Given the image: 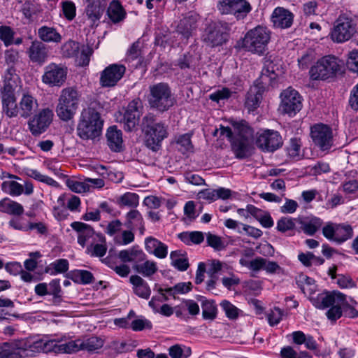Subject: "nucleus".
Here are the masks:
<instances>
[{"label": "nucleus", "instance_id": "1", "mask_svg": "<svg viewBox=\"0 0 358 358\" xmlns=\"http://www.w3.org/2000/svg\"><path fill=\"white\" fill-rule=\"evenodd\" d=\"M142 129L145 132V143L154 152L162 147V141L168 136V127L162 122H157L156 116L148 113L142 119Z\"/></svg>", "mask_w": 358, "mask_h": 358}, {"label": "nucleus", "instance_id": "2", "mask_svg": "<svg viewBox=\"0 0 358 358\" xmlns=\"http://www.w3.org/2000/svg\"><path fill=\"white\" fill-rule=\"evenodd\" d=\"M344 63L334 55H326L319 59L309 71L313 80H325L343 72Z\"/></svg>", "mask_w": 358, "mask_h": 358}, {"label": "nucleus", "instance_id": "3", "mask_svg": "<svg viewBox=\"0 0 358 358\" xmlns=\"http://www.w3.org/2000/svg\"><path fill=\"white\" fill-rule=\"evenodd\" d=\"M103 121L99 112L93 108L83 110L77 126V134L83 139H94L101 134Z\"/></svg>", "mask_w": 358, "mask_h": 358}, {"label": "nucleus", "instance_id": "4", "mask_svg": "<svg viewBox=\"0 0 358 358\" xmlns=\"http://www.w3.org/2000/svg\"><path fill=\"white\" fill-rule=\"evenodd\" d=\"M148 101L150 108L164 113L174 106L176 99L169 85L159 83L149 87Z\"/></svg>", "mask_w": 358, "mask_h": 358}, {"label": "nucleus", "instance_id": "5", "mask_svg": "<svg viewBox=\"0 0 358 358\" xmlns=\"http://www.w3.org/2000/svg\"><path fill=\"white\" fill-rule=\"evenodd\" d=\"M271 40V31L265 27L257 26L249 30L243 40V48L259 55H264Z\"/></svg>", "mask_w": 358, "mask_h": 358}, {"label": "nucleus", "instance_id": "6", "mask_svg": "<svg viewBox=\"0 0 358 358\" xmlns=\"http://www.w3.org/2000/svg\"><path fill=\"white\" fill-rule=\"evenodd\" d=\"M80 94L73 87H66L62 90L56 108L59 118L67 122L71 120L78 108Z\"/></svg>", "mask_w": 358, "mask_h": 358}, {"label": "nucleus", "instance_id": "7", "mask_svg": "<svg viewBox=\"0 0 358 358\" xmlns=\"http://www.w3.org/2000/svg\"><path fill=\"white\" fill-rule=\"evenodd\" d=\"M232 24L219 20L209 24L202 36L203 42L208 46L222 45L228 40Z\"/></svg>", "mask_w": 358, "mask_h": 358}, {"label": "nucleus", "instance_id": "8", "mask_svg": "<svg viewBox=\"0 0 358 358\" xmlns=\"http://www.w3.org/2000/svg\"><path fill=\"white\" fill-rule=\"evenodd\" d=\"M280 99L279 110L282 114L293 117L302 108V96L292 87L284 90L280 94Z\"/></svg>", "mask_w": 358, "mask_h": 358}, {"label": "nucleus", "instance_id": "9", "mask_svg": "<svg viewBox=\"0 0 358 358\" xmlns=\"http://www.w3.org/2000/svg\"><path fill=\"white\" fill-rule=\"evenodd\" d=\"M143 108V103L138 98L129 103L124 113H118V115H116L117 120L124 124L125 131H132L138 124Z\"/></svg>", "mask_w": 358, "mask_h": 358}, {"label": "nucleus", "instance_id": "10", "mask_svg": "<svg viewBox=\"0 0 358 358\" xmlns=\"http://www.w3.org/2000/svg\"><path fill=\"white\" fill-rule=\"evenodd\" d=\"M38 108V100L28 91H22L21 98L11 111L10 118L20 116L27 119L35 114Z\"/></svg>", "mask_w": 358, "mask_h": 358}, {"label": "nucleus", "instance_id": "11", "mask_svg": "<svg viewBox=\"0 0 358 358\" xmlns=\"http://www.w3.org/2000/svg\"><path fill=\"white\" fill-rule=\"evenodd\" d=\"M217 8L222 14H231L238 20L244 19L252 10L246 0H221Z\"/></svg>", "mask_w": 358, "mask_h": 358}, {"label": "nucleus", "instance_id": "12", "mask_svg": "<svg viewBox=\"0 0 358 358\" xmlns=\"http://www.w3.org/2000/svg\"><path fill=\"white\" fill-rule=\"evenodd\" d=\"M355 32V27L351 19L340 16L334 22L331 31V38L334 42L341 43L351 38Z\"/></svg>", "mask_w": 358, "mask_h": 358}, {"label": "nucleus", "instance_id": "13", "mask_svg": "<svg viewBox=\"0 0 358 358\" xmlns=\"http://www.w3.org/2000/svg\"><path fill=\"white\" fill-rule=\"evenodd\" d=\"M68 69L62 64L52 62L44 69L42 81L50 86H62L66 80Z\"/></svg>", "mask_w": 358, "mask_h": 358}, {"label": "nucleus", "instance_id": "14", "mask_svg": "<svg viewBox=\"0 0 358 358\" xmlns=\"http://www.w3.org/2000/svg\"><path fill=\"white\" fill-rule=\"evenodd\" d=\"M256 145L263 152H273L282 145V139L278 131L264 129L257 134Z\"/></svg>", "mask_w": 358, "mask_h": 358}, {"label": "nucleus", "instance_id": "15", "mask_svg": "<svg viewBox=\"0 0 358 358\" xmlns=\"http://www.w3.org/2000/svg\"><path fill=\"white\" fill-rule=\"evenodd\" d=\"M54 114L52 110L44 108L35 114L28 122V127L34 136L44 133L52 122Z\"/></svg>", "mask_w": 358, "mask_h": 358}, {"label": "nucleus", "instance_id": "16", "mask_svg": "<svg viewBox=\"0 0 358 358\" xmlns=\"http://www.w3.org/2000/svg\"><path fill=\"white\" fill-rule=\"evenodd\" d=\"M311 137L315 144L322 150H329L333 145L331 129L323 124H315L311 127Z\"/></svg>", "mask_w": 358, "mask_h": 358}, {"label": "nucleus", "instance_id": "17", "mask_svg": "<svg viewBox=\"0 0 358 358\" xmlns=\"http://www.w3.org/2000/svg\"><path fill=\"white\" fill-rule=\"evenodd\" d=\"M26 53L29 61L38 66L45 64L50 57V50L48 45L37 39L31 41Z\"/></svg>", "mask_w": 358, "mask_h": 358}, {"label": "nucleus", "instance_id": "18", "mask_svg": "<svg viewBox=\"0 0 358 358\" xmlns=\"http://www.w3.org/2000/svg\"><path fill=\"white\" fill-rule=\"evenodd\" d=\"M125 71L126 67L122 64H110L101 73V85L105 87L115 86L122 79Z\"/></svg>", "mask_w": 358, "mask_h": 358}, {"label": "nucleus", "instance_id": "19", "mask_svg": "<svg viewBox=\"0 0 358 358\" xmlns=\"http://www.w3.org/2000/svg\"><path fill=\"white\" fill-rule=\"evenodd\" d=\"M9 352V358H24L33 355L35 343L30 345L25 340H15L6 342Z\"/></svg>", "mask_w": 358, "mask_h": 358}, {"label": "nucleus", "instance_id": "20", "mask_svg": "<svg viewBox=\"0 0 358 358\" xmlns=\"http://www.w3.org/2000/svg\"><path fill=\"white\" fill-rule=\"evenodd\" d=\"M71 227L78 233V243L83 248L85 246L87 241L90 238H92L93 241H95L96 238H94V236H96L99 238V241L101 242H105V237L101 234H95L93 228L87 224L80 222H73L71 224Z\"/></svg>", "mask_w": 358, "mask_h": 358}, {"label": "nucleus", "instance_id": "21", "mask_svg": "<svg viewBox=\"0 0 358 358\" xmlns=\"http://www.w3.org/2000/svg\"><path fill=\"white\" fill-rule=\"evenodd\" d=\"M294 17V14L288 9L277 7L271 14V20L274 27L283 29L292 27Z\"/></svg>", "mask_w": 358, "mask_h": 358}, {"label": "nucleus", "instance_id": "22", "mask_svg": "<svg viewBox=\"0 0 358 358\" xmlns=\"http://www.w3.org/2000/svg\"><path fill=\"white\" fill-rule=\"evenodd\" d=\"M344 299V294L334 291L331 293L320 294L316 297L311 298L313 304L319 309L331 307L336 303H339Z\"/></svg>", "mask_w": 358, "mask_h": 358}, {"label": "nucleus", "instance_id": "23", "mask_svg": "<svg viewBox=\"0 0 358 358\" xmlns=\"http://www.w3.org/2000/svg\"><path fill=\"white\" fill-rule=\"evenodd\" d=\"M17 85H11L10 84L3 85L1 89V97L3 110L6 115L9 117L11 111L17 103L15 91Z\"/></svg>", "mask_w": 358, "mask_h": 358}, {"label": "nucleus", "instance_id": "24", "mask_svg": "<svg viewBox=\"0 0 358 358\" xmlns=\"http://www.w3.org/2000/svg\"><path fill=\"white\" fill-rule=\"evenodd\" d=\"M199 16L193 12L185 14L180 20L177 26V31L183 36L184 38H189L192 32L197 28Z\"/></svg>", "mask_w": 358, "mask_h": 358}, {"label": "nucleus", "instance_id": "25", "mask_svg": "<svg viewBox=\"0 0 358 358\" xmlns=\"http://www.w3.org/2000/svg\"><path fill=\"white\" fill-rule=\"evenodd\" d=\"M252 139H241L234 138L231 141V149L238 159H245L250 157L252 153Z\"/></svg>", "mask_w": 358, "mask_h": 358}, {"label": "nucleus", "instance_id": "26", "mask_svg": "<svg viewBox=\"0 0 358 358\" xmlns=\"http://www.w3.org/2000/svg\"><path fill=\"white\" fill-rule=\"evenodd\" d=\"M145 248L148 253L159 259L165 258L168 254L167 245L152 236L145 239Z\"/></svg>", "mask_w": 358, "mask_h": 358}, {"label": "nucleus", "instance_id": "27", "mask_svg": "<svg viewBox=\"0 0 358 358\" xmlns=\"http://www.w3.org/2000/svg\"><path fill=\"white\" fill-rule=\"evenodd\" d=\"M118 257L123 263L133 262L134 264H137L145 260L146 255L138 246H134L130 249L121 250Z\"/></svg>", "mask_w": 358, "mask_h": 358}, {"label": "nucleus", "instance_id": "28", "mask_svg": "<svg viewBox=\"0 0 358 358\" xmlns=\"http://www.w3.org/2000/svg\"><path fill=\"white\" fill-rule=\"evenodd\" d=\"M38 36L42 43H59L62 41L61 34L55 27L42 26L38 29Z\"/></svg>", "mask_w": 358, "mask_h": 358}, {"label": "nucleus", "instance_id": "29", "mask_svg": "<svg viewBox=\"0 0 358 358\" xmlns=\"http://www.w3.org/2000/svg\"><path fill=\"white\" fill-rule=\"evenodd\" d=\"M107 144L111 150L120 152L122 148V131L115 126L110 127L106 133Z\"/></svg>", "mask_w": 358, "mask_h": 358}, {"label": "nucleus", "instance_id": "30", "mask_svg": "<svg viewBox=\"0 0 358 358\" xmlns=\"http://www.w3.org/2000/svg\"><path fill=\"white\" fill-rule=\"evenodd\" d=\"M130 282L133 285L134 293L139 297L148 299L151 294V289L148 284L137 275H131L129 278Z\"/></svg>", "mask_w": 358, "mask_h": 358}, {"label": "nucleus", "instance_id": "31", "mask_svg": "<svg viewBox=\"0 0 358 358\" xmlns=\"http://www.w3.org/2000/svg\"><path fill=\"white\" fill-rule=\"evenodd\" d=\"M278 67L270 59H266L264 62L263 69L261 72L259 79L261 83L264 85L271 84L273 80H275L278 76L276 70Z\"/></svg>", "mask_w": 358, "mask_h": 358}, {"label": "nucleus", "instance_id": "32", "mask_svg": "<svg viewBox=\"0 0 358 358\" xmlns=\"http://www.w3.org/2000/svg\"><path fill=\"white\" fill-rule=\"evenodd\" d=\"M170 259L171 264L178 271H185L189 266L187 253L182 250L172 251Z\"/></svg>", "mask_w": 358, "mask_h": 358}, {"label": "nucleus", "instance_id": "33", "mask_svg": "<svg viewBox=\"0 0 358 358\" xmlns=\"http://www.w3.org/2000/svg\"><path fill=\"white\" fill-rule=\"evenodd\" d=\"M0 211L13 215H21L24 213L23 206L9 198L0 201Z\"/></svg>", "mask_w": 358, "mask_h": 358}, {"label": "nucleus", "instance_id": "34", "mask_svg": "<svg viewBox=\"0 0 358 358\" xmlns=\"http://www.w3.org/2000/svg\"><path fill=\"white\" fill-rule=\"evenodd\" d=\"M296 282L298 287L306 295L311 296L316 292V285L314 279L306 275L301 274L298 275Z\"/></svg>", "mask_w": 358, "mask_h": 358}, {"label": "nucleus", "instance_id": "35", "mask_svg": "<svg viewBox=\"0 0 358 358\" xmlns=\"http://www.w3.org/2000/svg\"><path fill=\"white\" fill-rule=\"evenodd\" d=\"M262 99L261 90L257 86L250 87L247 93L245 106L249 110H254L259 106Z\"/></svg>", "mask_w": 358, "mask_h": 358}, {"label": "nucleus", "instance_id": "36", "mask_svg": "<svg viewBox=\"0 0 358 358\" xmlns=\"http://www.w3.org/2000/svg\"><path fill=\"white\" fill-rule=\"evenodd\" d=\"M234 138H240L241 139H252L253 130L245 121L236 122L233 124Z\"/></svg>", "mask_w": 358, "mask_h": 358}, {"label": "nucleus", "instance_id": "37", "mask_svg": "<svg viewBox=\"0 0 358 358\" xmlns=\"http://www.w3.org/2000/svg\"><path fill=\"white\" fill-rule=\"evenodd\" d=\"M303 231L309 235H314L322 227L323 221L317 217L306 218L301 222Z\"/></svg>", "mask_w": 358, "mask_h": 358}, {"label": "nucleus", "instance_id": "38", "mask_svg": "<svg viewBox=\"0 0 358 358\" xmlns=\"http://www.w3.org/2000/svg\"><path fill=\"white\" fill-rule=\"evenodd\" d=\"M353 236L352 227L348 224H336V238L335 242L341 244L350 239Z\"/></svg>", "mask_w": 358, "mask_h": 358}, {"label": "nucleus", "instance_id": "39", "mask_svg": "<svg viewBox=\"0 0 358 358\" xmlns=\"http://www.w3.org/2000/svg\"><path fill=\"white\" fill-rule=\"evenodd\" d=\"M133 268L144 277H150L154 275L157 271V266L155 262L145 260L137 264L133 265Z\"/></svg>", "mask_w": 358, "mask_h": 358}, {"label": "nucleus", "instance_id": "40", "mask_svg": "<svg viewBox=\"0 0 358 358\" xmlns=\"http://www.w3.org/2000/svg\"><path fill=\"white\" fill-rule=\"evenodd\" d=\"M108 15L114 23H117L124 19L126 13L120 3L113 1L108 8Z\"/></svg>", "mask_w": 358, "mask_h": 358}, {"label": "nucleus", "instance_id": "41", "mask_svg": "<svg viewBox=\"0 0 358 358\" xmlns=\"http://www.w3.org/2000/svg\"><path fill=\"white\" fill-rule=\"evenodd\" d=\"M71 278L77 283L87 285L92 283L94 280L93 274L87 270H74L71 273Z\"/></svg>", "mask_w": 358, "mask_h": 358}, {"label": "nucleus", "instance_id": "42", "mask_svg": "<svg viewBox=\"0 0 358 358\" xmlns=\"http://www.w3.org/2000/svg\"><path fill=\"white\" fill-rule=\"evenodd\" d=\"M178 238L186 245L200 244L204 240V236L201 231L182 232L178 234Z\"/></svg>", "mask_w": 358, "mask_h": 358}, {"label": "nucleus", "instance_id": "43", "mask_svg": "<svg viewBox=\"0 0 358 358\" xmlns=\"http://www.w3.org/2000/svg\"><path fill=\"white\" fill-rule=\"evenodd\" d=\"M141 49V42L136 41L132 43L127 52L126 59L131 62L137 61L136 65L142 62V55Z\"/></svg>", "mask_w": 358, "mask_h": 358}, {"label": "nucleus", "instance_id": "44", "mask_svg": "<svg viewBox=\"0 0 358 358\" xmlns=\"http://www.w3.org/2000/svg\"><path fill=\"white\" fill-rule=\"evenodd\" d=\"M21 10L27 19H31L41 10L40 5L35 0H26L22 6Z\"/></svg>", "mask_w": 358, "mask_h": 358}, {"label": "nucleus", "instance_id": "45", "mask_svg": "<svg viewBox=\"0 0 358 358\" xmlns=\"http://www.w3.org/2000/svg\"><path fill=\"white\" fill-rule=\"evenodd\" d=\"M83 340L77 339L68 343L60 344L57 350L62 353H73L83 350Z\"/></svg>", "mask_w": 358, "mask_h": 358}, {"label": "nucleus", "instance_id": "46", "mask_svg": "<svg viewBox=\"0 0 358 358\" xmlns=\"http://www.w3.org/2000/svg\"><path fill=\"white\" fill-rule=\"evenodd\" d=\"M169 355L171 358H187L191 355L192 351L189 347L174 345L170 347Z\"/></svg>", "mask_w": 358, "mask_h": 358}, {"label": "nucleus", "instance_id": "47", "mask_svg": "<svg viewBox=\"0 0 358 358\" xmlns=\"http://www.w3.org/2000/svg\"><path fill=\"white\" fill-rule=\"evenodd\" d=\"M1 188L11 196H19L24 191L23 186L16 181H4L1 184Z\"/></svg>", "mask_w": 358, "mask_h": 358}, {"label": "nucleus", "instance_id": "48", "mask_svg": "<svg viewBox=\"0 0 358 358\" xmlns=\"http://www.w3.org/2000/svg\"><path fill=\"white\" fill-rule=\"evenodd\" d=\"M83 350L88 352H94L101 348L104 344V341L101 338L92 336L85 341L83 340Z\"/></svg>", "mask_w": 358, "mask_h": 358}, {"label": "nucleus", "instance_id": "49", "mask_svg": "<svg viewBox=\"0 0 358 358\" xmlns=\"http://www.w3.org/2000/svg\"><path fill=\"white\" fill-rule=\"evenodd\" d=\"M4 60L8 66L15 67L20 63V55L18 50L10 48L4 52Z\"/></svg>", "mask_w": 358, "mask_h": 358}, {"label": "nucleus", "instance_id": "50", "mask_svg": "<svg viewBox=\"0 0 358 358\" xmlns=\"http://www.w3.org/2000/svg\"><path fill=\"white\" fill-rule=\"evenodd\" d=\"M15 36L14 30L9 26H0V40L5 46L8 47L13 44V37Z\"/></svg>", "mask_w": 358, "mask_h": 358}, {"label": "nucleus", "instance_id": "51", "mask_svg": "<svg viewBox=\"0 0 358 358\" xmlns=\"http://www.w3.org/2000/svg\"><path fill=\"white\" fill-rule=\"evenodd\" d=\"M80 45L73 41H69L65 43L62 46V52L64 56L67 57H78Z\"/></svg>", "mask_w": 358, "mask_h": 358}, {"label": "nucleus", "instance_id": "52", "mask_svg": "<svg viewBox=\"0 0 358 358\" xmlns=\"http://www.w3.org/2000/svg\"><path fill=\"white\" fill-rule=\"evenodd\" d=\"M127 222L125 225L127 228L133 229L143 221L141 214L137 210H131L127 214Z\"/></svg>", "mask_w": 358, "mask_h": 358}, {"label": "nucleus", "instance_id": "53", "mask_svg": "<svg viewBox=\"0 0 358 358\" xmlns=\"http://www.w3.org/2000/svg\"><path fill=\"white\" fill-rule=\"evenodd\" d=\"M107 251V247L103 243H91L87 247L86 252L91 257H103Z\"/></svg>", "mask_w": 358, "mask_h": 358}, {"label": "nucleus", "instance_id": "54", "mask_svg": "<svg viewBox=\"0 0 358 358\" xmlns=\"http://www.w3.org/2000/svg\"><path fill=\"white\" fill-rule=\"evenodd\" d=\"M176 143L178 150L182 154H185L192 149L191 136L188 134H185L180 136L176 141Z\"/></svg>", "mask_w": 358, "mask_h": 358}, {"label": "nucleus", "instance_id": "55", "mask_svg": "<svg viewBox=\"0 0 358 358\" xmlns=\"http://www.w3.org/2000/svg\"><path fill=\"white\" fill-rule=\"evenodd\" d=\"M66 185L71 190L76 193H83L90 191V185L86 180L84 182L77 181L71 179L66 180Z\"/></svg>", "mask_w": 358, "mask_h": 358}, {"label": "nucleus", "instance_id": "56", "mask_svg": "<svg viewBox=\"0 0 358 358\" xmlns=\"http://www.w3.org/2000/svg\"><path fill=\"white\" fill-rule=\"evenodd\" d=\"M217 308L214 303L206 301L202 303V315L205 320H213L216 317Z\"/></svg>", "mask_w": 358, "mask_h": 358}, {"label": "nucleus", "instance_id": "57", "mask_svg": "<svg viewBox=\"0 0 358 358\" xmlns=\"http://www.w3.org/2000/svg\"><path fill=\"white\" fill-rule=\"evenodd\" d=\"M105 8L106 7H99L87 4L86 8V15L92 22H95L100 20Z\"/></svg>", "mask_w": 358, "mask_h": 358}, {"label": "nucleus", "instance_id": "58", "mask_svg": "<svg viewBox=\"0 0 358 358\" xmlns=\"http://www.w3.org/2000/svg\"><path fill=\"white\" fill-rule=\"evenodd\" d=\"M92 53V49L89 46L82 45L80 48L78 57H75L80 66H86L89 64L90 57Z\"/></svg>", "mask_w": 358, "mask_h": 358}, {"label": "nucleus", "instance_id": "59", "mask_svg": "<svg viewBox=\"0 0 358 358\" xmlns=\"http://www.w3.org/2000/svg\"><path fill=\"white\" fill-rule=\"evenodd\" d=\"M138 198L135 193L127 192L120 197V203L122 206L136 207L138 204Z\"/></svg>", "mask_w": 358, "mask_h": 358}, {"label": "nucleus", "instance_id": "60", "mask_svg": "<svg viewBox=\"0 0 358 358\" xmlns=\"http://www.w3.org/2000/svg\"><path fill=\"white\" fill-rule=\"evenodd\" d=\"M30 172V176L38 181L42 182L52 187L59 186V183L56 180L48 176L41 174L37 170L31 169Z\"/></svg>", "mask_w": 358, "mask_h": 358}, {"label": "nucleus", "instance_id": "61", "mask_svg": "<svg viewBox=\"0 0 358 358\" xmlns=\"http://www.w3.org/2000/svg\"><path fill=\"white\" fill-rule=\"evenodd\" d=\"M220 306L227 317L231 320L236 319L238 315V309L229 301L224 300L220 303Z\"/></svg>", "mask_w": 358, "mask_h": 358}, {"label": "nucleus", "instance_id": "62", "mask_svg": "<svg viewBox=\"0 0 358 358\" xmlns=\"http://www.w3.org/2000/svg\"><path fill=\"white\" fill-rule=\"evenodd\" d=\"M60 344H58L55 340H50L46 342H36L35 343V349L36 348H41V350L45 352H55L56 353L61 352L60 351L57 350V348L59 346Z\"/></svg>", "mask_w": 358, "mask_h": 358}, {"label": "nucleus", "instance_id": "63", "mask_svg": "<svg viewBox=\"0 0 358 358\" xmlns=\"http://www.w3.org/2000/svg\"><path fill=\"white\" fill-rule=\"evenodd\" d=\"M342 307L343 315L349 318H355L358 316V311L346 300V296L344 294V299L339 303Z\"/></svg>", "mask_w": 358, "mask_h": 358}, {"label": "nucleus", "instance_id": "64", "mask_svg": "<svg viewBox=\"0 0 358 358\" xmlns=\"http://www.w3.org/2000/svg\"><path fill=\"white\" fill-rule=\"evenodd\" d=\"M348 69L354 73H358V50H354L349 52L347 61Z\"/></svg>", "mask_w": 358, "mask_h": 358}]
</instances>
